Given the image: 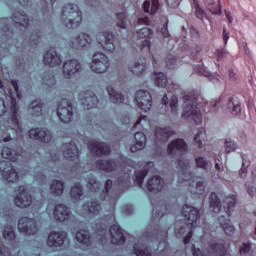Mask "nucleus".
Wrapping results in <instances>:
<instances>
[{
	"mask_svg": "<svg viewBox=\"0 0 256 256\" xmlns=\"http://www.w3.org/2000/svg\"><path fill=\"white\" fill-rule=\"evenodd\" d=\"M184 113L182 117L188 121H194L195 125L203 123V116L201 115V107H209V102H203V98L199 92L192 90L183 96Z\"/></svg>",
	"mask_w": 256,
	"mask_h": 256,
	"instance_id": "obj_1",
	"label": "nucleus"
},
{
	"mask_svg": "<svg viewBox=\"0 0 256 256\" xmlns=\"http://www.w3.org/2000/svg\"><path fill=\"white\" fill-rule=\"evenodd\" d=\"M168 153L169 155H177V165L179 169L182 171V175H184V181L185 183H189V185H195V178L193 172H188L187 169H189V161L183 160V155L187 153V142L181 138H177L175 140H172L168 144Z\"/></svg>",
	"mask_w": 256,
	"mask_h": 256,
	"instance_id": "obj_2",
	"label": "nucleus"
},
{
	"mask_svg": "<svg viewBox=\"0 0 256 256\" xmlns=\"http://www.w3.org/2000/svg\"><path fill=\"white\" fill-rule=\"evenodd\" d=\"M3 159L0 161V173L5 181L8 183H19V173L13 167V163L19 161V153L15 149L4 146L2 149Z\"/></svg>",
	"mask_w": 256,
	"mask_h": 256,
	"instance_id": "obj_3",
	"label": "nucleus"
},
{
	"mask_svg": "<svg viewBox=\"0 0 256 256\" xmlns=\"http://www.w3.org/2000/svg\"><path fill=\"white\" fill-rule=\"evenodd\" d=\"M210 209L213 213H225L229 217L237 205V195L225 196V192H212L209 197Z\"/></svg>",
	"mask_w": 256,
	"mask_h": 256,
	"instance_id": "obj_4",
	"label": "nucleus"
},
{
	"mask_svg": "<svg viewBox=\"0 0 256 256\" xmlns=\"http://www.w3.org/2000/svg\"><path fill=\"white\" fill-rule=\"evenodd\" d=\"M107 229H109V226L105 223L96 224V239L99 243L105 245L109 241V237L112 245H123L125 243V234L119 224L112 225L109 231Z\"/></svg>",
	"mask_w": 256,
	"mask_h": 256,
	"instance_id": "obj_5",
	"label": "nucleus"
},
{
	"mask_svg": "<svg viewBox=\"0 0 256 256\" xmlns=\"http://www.w3.org/2000/svg\"><path fill=\"white\" fill-rule=\"evenodd\" d=\"M181 216L184 217L185 227H181L177 234L185 235L188 230L187 235L183 239L184 245H187V243H191V239L193 238V230L195 227H197V221H199L201 215L199 214V210H197V208L186 204L181 209Z\"/></svg>",
	"mask_w": 256,
	"mask_h": 256,
	"instance_id": "obj_6",
	"label": "nucleus"
},
{
	"mask_svg": "<svg viewBox=\"0 0 256 256\" xmlns=\"http://www.w3.org/2000/svg\"><path fill=\"white\" fill-rule=\"evenodd\" d=\"M63 23L67 29H78L83 21V12L77 4H66L62 9Z\"/></svg>",
	"mask_w": 256,
	"mask_h": 256,
	"instance_id": "obj_7",
	"label": "nucleus"
},
{
	"mask_svg": "<svg viewBox=\"0 0 256 256\" xmlns=\"http://www.w3.org/2000/svg\"><path fill=\"white\" fill-rule=\"evenodd\" d=\"M57 115L62 123H71L73 121V103L71 100L62 99L58 103Z\"/></svg>",
	"mask_w": 256,
	"mask_h": 256,
	"instance_id": "obj_8",
	"label": "nucleus"
},
{
	"mask_svg": "<svg viewBox=\"0 0 256 256\" xmlns=\"http://www.w3.org/2000/svg\"><path fill=\"white\" fill-rule=\"evenodd\" d=\"M79 103L84 109V111H91L92 109H97L99 105V99L93 91L87 90L85 92H80L78 94Z\"/></svg>",
	"mask_w": 256,
	"mask_h": 256,
	"instance_id": "obj_9",
	"label": "nucleus"
},
{
	"mask_svg": "<svg viewBox=\"0 0 256 256\" xmlns=\"http://www.w3.org/2000/svg\"><path fill=\"white\" fill-rule=\"evenodd\" d=\"M136 37L137 39H144L139 46L141 53L151 55V38L153 37V30L143 27L136 31Z\"/></svg>",
	"mask_w": 256,
	"mask_h": 256,
	"instance_id": "obj_10",
	"label": "nucleus"
},
{
	"mask_svg": "<svg viewBox=\"0 0 256 256\" xmlns=\"http://www.w3.org/2000/svg\"><path fill=\"white\" fill-rule=\"evenodd\" d=\"M14 203L16 207H19L20 209H27V207H31V204L33 203V196H31L29 190H27V186L20 185L18 187V194L14 198Z\"/></svg>",
	"mask_w": 256,
	"mask_h": 256,
	"instance_id": "obj_11",
	"label": "nucleus"
},
{
	"mask_svg": "<svg viewBox=\"0 0 256 256\" xmlns=\"http://www.w3.org/2000/svg\"><path fill=\"white\" fill-rule=\"evenodd\" d=\"M90 68L94 73H105L109 69V58L101 52L95 53Z\"/></svg>",
	"mask_w": 256,
	"mask_h": 256,
	"instance_id": "obj_12",
	"label": "nucleus"
},
{
	"mask_svg": "<svg viewBox=\"0 0 256 256\" xmlns=\"http://www.w3.org/2000/svg\"><path fill=\"white\" fill-rule=\"evenodd\" d=\"M18 229L20 233H25L26 235H37L39 231L35 218L29 217H22L18 220Z\"/></svg>",
	"mask_w": 256,
	"mask_h": 256,
	"instance_id": "obj_13",
	"label": "nucleus"
},
{
	"mask_svg": "<svg viewBox=\"0 0 256 256\" xmlns=\"http://www.w3.org/2000/svg\"><path fill=\"white\" fill-rule=\"evenodd\" d=\"M96 40L99 45H101L102 49L106 51V53H113L115 51V35L111 32H100L96 36Z\"/></svg>",
	"mask_w": 256,
	"mask_h": 256,
	"instance_id": "obj_14",
	"label": "nucleus"
},
{
	"mask_svg": "<svg viewBox=\"0 0 256 256\" xmlns=\"http://www.w3.org/2000/svg\"><path fill=\"white\" fill-rule=\"evenodd\" d=\"M135 102L139 109L147 113V111L151 110L153 106V98L151 97V93L145 90H138L135 96Z\"/></svg>",
	"mask_w": 256,
	"mask_h": 256,
	"instance_id": "obj_15",
	"label": "nucleus"
},
{
	"mask_svg": "<svg viewBox=\"0 0 256 256\" xmlns=\"http://www.w3.org/2000/svg\"><path fill=\"white\" fill-rule=\"evenodd\" d=\"M88 149L96 157H103L105 155H110L111 146L105 142H99L97 140H91L87 144Z\"/></svg>",
	"mask_w": 256,
	"mask_h": 256,
	"instance_id": "obj_16",
	"label": "nucleus"
},
{
	"mask_svg": "<svg viewBox=\"0 0 256 256\" xmlns=\"http://www.w3.org/2000/svg\"><path fill=\"white\" fill-rule=\"evenodd\" d=\"M71 217L73 214L69 210V207L65 204H58L54 208V219L59 221V223H64V225H69L71 222Z\"/></svg>",
	"mask_w": 256,
	"mask_h": 256,
	"instance_id": "obj_17",
	"label": "nucleus"
},
{
	"mask_svg": "<svg viewBox=\"0 0 256 256\" xmlns=\"http://www.w3.org/2000/svg\"><path fill=\"white\" fill-rule=\"evenodd\" d=\"M91 36L86 33H80L76 38L71 39L72 49H76L77 51H85V49H89L91 47Z\"/></svg>",
	"mask_w": 256,
	"mask_h": 256,
	"instance_id": "obj_18",
	"label": "nucleus"
},
{
	"mask_svg": "<svg viewBox=\"0 0 256 256\" xmlns=\"http://www.w3.org/2000/svg\"><path fill=\"white\" fill-rule=\"evenodd\" d=\"M81 71V63L78 60H69L63 64V73L66 79L77 77Z\"/></svg>",
	"mask_w": 256,
	"mask_h": 256,
	"instance_id": "obj_19",
	"label": "nucleus"
},
{
	"mask_svg": "<svg viewBox=\"0 0 256 256\" xmlns=\"http://www.w3.org/2000/svg\"><path fill=\"white\" fill-rule=\"evenodd\" d=\"M65 241H67V233L66 232H51L48 235V239L46 241L48 247H52L53 249H57L62 245H65Z\"/></svg>",
	"mask_w": 256,
	"mask_h": 256,
	"instance_id": "obj_20",
	"label": "nucleus"
},
{
	"mask_svg": "<svg viewBox=\"0 0 256 256\" xmlns=\"http://www.w3.org/2000/svg\"><path fill=\"white\" fill-rule=\"evenodd\" d=\"M28 135L30 139H34V141H39L40 143H50V141L53 139V136L49 130L41 128L29 130Z\"/></svg>",
	"mask_w": 256,
	"mask_h": 256,
	"instance_id": "obj_21",
	"label": "nucleus"
},
{
	"mask_svg": "<svg viewBox=\"0 0 256 256\" xmlns=\"http://www.w3.org/2000/svg\"><path fill=\"white\" fill-rule=\"evenodd\" d=\"M43 63L44 65H48V67H59V65L63 63V60L61 59V56L57 54L55 48H50L44 54Z\"/></svg>",
	"mask_w": 256,
	"mask_h": 256,
	"instance_id": "obj_22",
	"label": "nucleus"
},
{
	"mask_svg": "<svg viewBox=\"0 0 256 256\" xmlns=\"http://www.w3.org/2000/svg\"><path fill=\"white\" fill-rule=\"evenodd\" d=\"M62 149L67 161H79V148L75 142L63 144Z\"/></svg>",
	"mask_w": 256,
	"mask_h": 256,
	"instance_id": "obj_23",
	"label": "nucleus"
},
{
	"mask_svg": "<svg viewBox=\"0 0 256 256\" xmlns=\"http://www.w3.org/2000/svg\"><path fill=\"white\" fill-rule=\"evenodd\" d=\"M9 97H10V117H11V123L15 129L20 130L21 124H19V118H18V111L19 108H17V99L13 96V90H9Z\"/></svg>",
	"mask_w": 256,
	"mask_h": 256,
	"instance_id": "obj_24",
	"label": "nucleus"
},
{
	"mask_svg": "<svg viewBox=\"0 0 256 256\" xmlns=\"http://www.w3.org/2000/svg\"><path fill=\"white\" fill-rule=\"evenodd\" d=\"M146 187L150 193H159L160 191H163V187H165V181L163 178L156 175L148 180Z\"/></svg>",
	"mask_w": 256,
	"mask_h": 256,
	"instance_id": "obj_25",
	"label": "nucleus"
},
{
	"mask_svg": "<svg viewBox=\"0 0 256 256\" xmlns=\"http://www.w3.org/2000/svg\"><path fill=\"white\" fill-rule=\"evenodd\" d=\"M175 131L171 129V127H156L155 129V138L159 143H167L169 141V137H173Z\"/></svg>",
	"mask_w": 256,
	"mask_h": 256,
	"instance_id": "obj_26",
	"label": "nucleus"
},
{
	"mask_svg": "<svg viewBox=\"0 0 256 256\" xmlns=\"http://www.w3.org/2000/svg\"><path fill=\"white\" fill-rule=\"evenodd\" d=\"M134 139L136 143L130 147L132 153H137V151H143L145 145H147V136L143 132H136L134 134Z\"/></svg>",
	"mask_w": 256,
	"mask_h": 256,
	"instance_id": "obj_27",
	"label": "nucleus"
},
{
	"mask_svg": "<svg viewBox=\"0 0 256 256\" xmlns=\"http://www.w3.org/2000/svg\"><path fill=\"white\" fill-rule=\"evenodd\" d=\"M95 165L99 171H104L105 173L117 171V162L115 160H96Z\"/></svg>",
	"mask_w": 256,
	"mask_h": 256,
	"instance_id": "obj_28",
	"label": "nucleus"
},
{
	"mask_svg": "<svg viewBox=\"0 0 256 256\" xmlns=\"http://www.w3.org/2000/svg\"><path fill=\"white\" fill-rule=\"evenodd\" d=\"M76 241L80 243V245H83L85 249H89L91 247V233L88 230L81 229L78 232H76Z\"/></svg>",
	"mask_w": 256,
	"mask_h": 256,
	"instance_id": "obj_29",
	"label": "nucleus"
},
{
	"mask_svg": "<svg viewBox=\"0 0 256 256\" xmlns=\"http://www.w3.org/2000/svg\"><path fill=\"white\" fill-rule=\"evenodd\" d=\"M208 251L215 256H231L227 253V248L221 243L208 244Z\"/></svg>",
	"mask_w": 256,
	"mask_h": 256,
	"instance_id": "obj_30",
	"label": "nucleus"
},
{
	"mask_svg": "<svg viewBox=\"0 0 256 256\" xmlns=\"http://www.w3.org/2000/svg\"><path fill=\"white\" fill-rule=\"evenodd\" d=\"M218 221L226 235H229V237H233V235H235V226L231 224L230 219H226L225 216L222 215L219 216Z\"/></svg>",
	"mask_w": 256,
	"mask_h": 256,
	"instance_id": "obj_31",
	"label": "nucleus"
},
{
	"mask_svg": "<svg viewBox=\"0 0 256 256\" xmlns=\"http://www.w3.org/2000/svg\"><path fill=\"white\" fill-rule=\"evenodd\" d=\"M82 209L90 215H99L101 213V203L98 201L86 202L82 205Z\"/></svg>",
	"mask_w": 256,
	"mask_h": 256,
	"instance_id": "obj_32",
	"label": "nucleus"
},
{
	"mask_svg": "<svg viewBox=\"0 0 256 256\" xmlns=\"http://www.w3.org/2000/svg\"><path fill=\"white\" fill-rule=\"evenodd\" d=\"M227 107L231 115H241V101L238 98L230 97L228 98Z\"/></svg>",
	"mask_w": 256,
	"mask_h": 256,
	"instance_id": "obj_33",
	"label": "nucleus"
},
{
	"mask_svg": "<svg viewBox=\"0 0 256 256\" xmlns=\"http://www.w3.org/2000/svg\"><path fill=\"white\" fill-rule=\"evenodd\" d=\"M50 191L55 197H61L65 191V183L61 180H53L50 185Z\"/></svg>",
	"mask_w": 256,
	"mask_h": 256,
	"instance_id": "obj_34",
	"label": "nucleus"
},
{
	"mask_svg": "<svg viewBox=\"0 0 256 256\" xmlns=\"http://www.w3.org/2000/svg\"><path fill=\"white\" fill-rule=\"evenodd\" d=\"M2 235L8 245H13L17 239V234H15V229H13V226H5Z\"/></svg>",
	"mask_w": 256,
	"mask_h": 256,
	"instance_id": "obj_35",
	"label": "nucleus"
},
{
	"mask_svg": "<svg viewBox=\"0 0 256 256\" xmlns=\"http://www.w3.org/2000/svg\"><path fill=\"white\" fill-rule=\"evenodd\" d=\"M29 109H31L34 117H41L45 104L41 100H34L29 104Z\"/></svg>",
	"mask_w": 256,
	"mask_h": 256,
	"instance_id": "obj_36",
	"label": "nucleus"
},
{
	"mask_svg": "<svg viewBox=\"0 0 256 256\" xmlns=\"http://www.w3.org/2000/svg\"><path fill=\"white\" fill-rule=\"evenodd\" d=\"M159 0H152V3L149 0H146L143 3V9L145 13H149V15H155L157 11H159Z\"/></svg>",
	"mask_w": 256,
	"mask_h": 256,
	"instance_id": "obj_37",
	"label": "nucleus"
},
{
	"mask_svg": "<svg viewBox=\"0 0 256 256\" xmlns=\"http://www.w3.org/2000/svg\"><path fill=\"white\" fill-rule=\"evenodd\" d=\"M107 92L112 103H116L117 105H119L120 103H123V101H125V97L123 96V94L117 92L115 89H113V87L108 86Z\"/></svg>",
	"mask_w": 256,
	"mask_h": 256,
	"instance_id": "obj_38",
	"label": "nucleus"
},
{
	"mask_svg": "<svg viewBox=\"0 0 256 256\" xmlns=\"http://www.w3.org/2000/svg\"><path fill=\"white\" fill-rule=\"evenodd\" d=\"M83 196V186L81 183H76L72 186L70 191V197L74 201H81V197Z\"/></svg>",
	"mask_w": 256,
	"mask_h": 256,
	"instance_id": "obj_39",
	"label": "nucleus"
},
{
	"mask_svg": "<svg viewBox=\"0 0 256 256\" xmlns=\"http://www.w3.org/2000/svg\"><path fill=\"white\" fill-rule=\"evenodd\" d=\"M88 186L92 193H99V191L103 189V184L97 181V178L93 175H90L88 178Z\"/></svg>",
	"mask_w": 256,
	"mask_h": 256,
	"instance_id": "obj_40",
	"label": "nucleus"
},
{
	"mask_svg": "<svg viewBox=\"0 0 256 256\" xmlns=\"http://www.w3.org/2000/svg\"><path fill=\"white\" fill-rule=\"evenodd\" d=\"M205 139H207V134L205 133V128L201 127L194 136V143L197 145L198 149H203V141H205Z\"/></svg>",
	"mask_w": 256,
	"mask_h": 256,
	"instance_id": "obj_41",
	"label": "nucleus"
},
{
	"mask_svg": "<svg viewBox=\"0 0 256 256\" xmlns=\"http://www.w3.org/2000/svg\"><path fill=\"white\" fill-rule=\"evenodd\" d=\"M154 83L157 87H162L163 89H165V87H167V75H165V73L159 72V73H155L154 72Z\"/></svg>",
	"mask_w": 256,
	"mask_h": 256,
	"instance_id": "obj_42",
	"label": "nucleus"
},
{
	"mask_svg": "<svg viewBox=\"0 0 256 256\" xmlns=\"http://www.w3.org/2000/svg\"><path fill=\"white\" fill-rule=\"evenodd\" d=\"M133 249L136 256H153L149 252V248L143 246V244H134Z\"/></svg>",
	"mask_w": 256,
	"mask_h": 256,
	"instance_id": "obj_43",
	"label": "nucleus"
},
{
	"mask_svg": "<svg viewBox=\"0 0 256 256\" xmlns=\"http://www.w3.org/2000/svg\"><path fill=\"white\" fill-rule=\"evenodd\" d=\"M205 5L207 9L210 10V13H212V15H221V4H218V6L213 7V5H215V0H205Z\"/></svg>",
	"mask_w": 256,
	"mask_h": 256,
	"instance_id": "obj_44",
	"label": "nucleus"
},
{
	"mask_svg": "<svg viewBox=\"0 0 256 256\" xmlns=\"http://www.w3.org/2000/svg\"><path fill=\"white\" fill-rule=\"evenodd\" d=\"M149 173V169L144 168L140 172H138L135 176V183L138 185V187H143V183L145 182V177H147Z\"/></svg>",
	"mask_w": 256,
	"mask_h": 256,
	"instance_id": "obj_45",
	"label": "nucleus"
},
{
	"mask_svg": "<svg viewBox=\"0 0 256 256\" xmlns=\"http://www.w3.org/2000/svg\"><path fill=\"white\" fill-rule=\"evenodd\" d=\"M146 66L144 63H135L133 66L129 67V70L133 75H143L145 73Z\"/></svg>",
	"mask_w": 256,
	"mask_h": 256,
	"instance_id": "obj_46",
	"label": "nucleus"
},
{
	"mask_svg": "<svg viewBox=\"0 0 256 256\" xmlns=\"http://www.w3.org/2000/svg\"><path fill=\"white\" fill-rule=\"evenodd\" d=\"M167 69H177L179 58L174 55H168L165 59Z\"/></svg>",
	"mask_w": 256,
	"mask_h": 256,
	"instance_id": "obj_47",
	"label": "nucleus"
},
{
	"mask_svg": "<svg viewBox=\"0 0 256 256\" xmlns=\"http://www.w3.org/2000/svg\"><path fill=\"white\" fill-rule=\"evenodd\" d=\"M116 17L118 19L117 26L120 27V29H127V14L120 12Z\"/></svg>",
	"mask_w": 256,
	"mask_h": 256,
	"instance_id": "obj_48",
	"label": "nucleus"
},
{
	"mask_svg": "<svg viewBox=\"0 0 256 256\" xmlns=\"http://www.w3.org/2000/svg\"><path fill=\"white\" fill-rule=\"evenodd\" d=\"M194 9H195V15L197 19H200V21H203V19L207 17L205 10L201 8V5H199L198 2H194Z\"/></svg>",
	"mask_w": 256,
	"mask_h": 256,
	"instance_id": "obj_49",
	"label": "nucleus"
},
{
	"mask_svg": "<svg viewBox=\"0 0 256 256\" xmlns=\"http://www.w3.org/2000/svg\"><path fill=\"white\" fill-rule=\"evenodd\" d=\"M225 151L226 153H233V151H237V144L235 141L231 139L225 140Z\"/></svg>",
	"mask_w": 256,
	"mask_h": 256,
	"instance_id": "obj_50",
	"label": "nucleus"
},
{
	"mask_svg": "<svg viewBox=\"0 0 256 256\" xmlns=\"http://www.w3.org/2000/svg\"><path fill=\"white\" fill-rule=\"evenodd\" d=\"M194 71L198 73V75H203V77H211V72H209V70H207V67L203 65L195 66Z\"/></svg>",
	"mask_w": 256,
	"mask_h": 256,
	"instance_id": "obj_51",
	"label": "nucleus"
},
{
	"mask_svg": "<svg viewBox=\"0 0 256 256\" xmlns=\"http://www.w3.org/2000/svg\"><path fill=\"white\" fill-rule=\"evenodd\" d=\"M178 105H179V100L177 99V96L172 95L171 99H170V102H169V106H170V109H171V113L173 115H175L177 113Z\"/></svg>",
	"mask_w": 256,
	"mask_h": 256,
	"instance_id": "obj_52",
	"label": "nucleus"
},
{
	"mask_svg": "<svg viewBox=\"0 0 256 256\" xmlns=\"http://www.w3.org/2000/svg\"><path fill=\"white\" fill-rule=\"evenodd\" d=\"M209 165V162L204 157H198L196 158V166L199 169H204V171H207V166Z\"/></svg>",
	"mask_w": 256,
	"mask_h": 256,
	"instance_id": "obj_53",
	"label": "nucleus"
},
{
	"mask_svg": "<svg viewBox=\"0 0 256 256\" xmlns=\"http://www.w3.org/2000/svg\"><path fill=\"white\" fill-rule=\"evenodd\" d=\"M240 255H249L251 253V243H242V245L239 248Z\"/></svg>",
	"mask_w": 256,
	"mask_h": 256,
	"instance_id": "obj_54",
	"label": "nucleus"
},
{
	"mask_svg": "<svg viewBox=\"0 0 256 256\" xmlns=\"http://www.w3.org/2000/svg\"><path fill=\"white\" fill-rule=\"evenodd\" d=\"M111 189H113V180L108 179L105 182V188L103 190L104 197H107V195H109V191H111Z\"/></svg>",
	"mask_w": 256,
	"mask_h": 256,
	"instance_id": "obj_55",
	"label": "nucleus"
},
{
	"mask_svg": "<svg viewBox=\"0 0 256 256\" xmlns=\"http://www.w3.org/2000/svg\"><path fill=\"white\" fill-rule=\"evenodd\" d=\"M215 56L217 57V61H223L227 57V51L225 49H218L215 52Z\"/></svg>",
	"mask_w": 256,
	"mask_h": 256,
	"instance_id": "obj_56",
	"label": "nucleus"
},
{
	"mask_svg": "<svg viewBox=\"0 0 256 256\" xmlns=\"http://www.w3.org/2000/svg\"><path fill=\"white\" fill-rule=\"evenodd\" d=\"M165 1H166V5H168L170 9H177V7L181 5V1L183 0H165Z\"/></svg>",
	"mask_w": 256,
	"mask_h": 256,
	"instance_id": "obj_57",
	"label": "nucleus"
},
{
	"mask_svg": "<svg viewBox=\"0 0 256 256\" xmlns=\"http://www.w3.org/2000/svg\"><path fill=\"white\" fill-rule=\"evenodd\" d=\"M203 48L199 45H195L192 49H191V57L192 59H197V55H199L200 51H202Z\"/></svg>",
	"mask_w": 256,
	"mask_h": 256,
	"instance_id": "obj_58",
	"label": "nucleus"
},
{
	"mask_svg": "<svg viewBox=\"0 0 256 256\" xmlns=\"http://www.w3.org/2000/svg\"><path fill=\"white\" fill-rule=\"evenodd\" d=\"M11 85L16 93V97L21 99V97H23V94H21V92L19 91V84L17 83V80H12Z\"/></svg>",
	"mask_w": 256,
	"mask_h": 256,
	"instance_id": "obj_59",
	"label": "nucleus"
},
{
	"mask_svg": "<svg viewBox=\"0 0 256 256\" xmlns=\"http://www.w3.org/2000/svg\"><path fill=\"white\" fill-rule=\"evenodd\" d=\"M196 193L198 195H203V193H205V183L204 182L196 183Z\"/></svg>",
	"mask_w": 256,
	"mask_h": 256,
	"instance_id": "obj_60",
	"label": "nucleus"
},
{
	"mask_svg": "<svg viewBox=\"0 0 256 256\" xmlns=\"http://www.w3.org/2000/svg\"><path fill=\"white\" fill-rule=\"evenodd\" d=\"M20 22H16V25H22V27H29V18L26 15H22Z\"/></svg>",
	"mask_w": 256,
	"mask_h": 256,
	"instance_id": "obj_61",
	"label": "nucleus"
},
{
	"mask_svg": "<svg viewBox=\"0 0 256 256\" xmlns=\"http://www.w3.org/2000/svg\"><path fill=\"white\" fill-rule=\"evenodd\" d=\"M7 113V105L5 104V100L0 98V117H3Z\"/></svg>",
	"mask_w": 256,
	"mask_h": 256,
	"instance_id": "obj_62",
	"label": "nucleus"
},
{
	"mask_svg": "<svg viewBox=\"0 0 256 256\" xmlns=\"http://www.w3.org/2000/svg\"><path fill=\"white\" fill-rule=\"evenodd\" d=\"M245 186L247 187V191H248V194L250 195V197H255V195H256L255 186L249 185V184H245Z\"/></svg>",
	"mask_w": 256,
	"mask_h": 256,
	"instance_id": "obj_63",
	"label": "nucleus"
},
{
	"mask_svg": "<svg viewBox=\"0 0 256 256\" xmlns=\"http://www.w3.org/2000/svg\"><path fill=\"white\" fill-rule=\"evenodd\" d=\"M239 175L242 179L247 177V167H245V162L242 163V168L240 169Z\"/></svg>",
	"mask_w": 256,
	"mask_h": 256,
	"instance_id": "obj_64",
	"label": "nucleus"
}]
</instances>
